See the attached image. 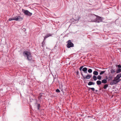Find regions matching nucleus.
<instances>
[{"instance_id":"12","label":"nucleus","mask_w":121,"mask_h":121,"mask_svg":"<svg viewBox=\"0 0 121 121\" xmlns=\"http://www.w3.org/2000/svg\"><path fill=\"white\" fill-rule=\"evenodd\" d=\"M110 72L111 73L114 74L116 70L115 69H112L110 70Z\"/></svg>"},{"instance_id":"8","label":"nucleus","mask_w":121,"mask_h":121,"mask_svg":"<svg viewBox=\"0 0 121 121\" xmlns=\"http://www.w3.org/2000/svg\"><path fill=\"white\" fill-rule=\"evenodd\" d=\"M95 22L99 23L101 21V17L97 15V18L95 20Z\"/></svg>"},{"instance_id":"17","label":"nucleus","mask_w":121,"mask_h":121,"mask_svg":"<svg viewBox=\"0 0 121 121\" xmlns=\"http://www.w3.org/2000/svg\"><path fill=\"white\" fill-rule=\"evenodd\" d=\"M116 77L117 78L120 79V78L121 77V73L117 74Z\"/></svg>"},{"instance_id":"18","label":"nucleus","mask_w":121,"mask_h":121,"mask_svg":"<svg viewBox=\"0 0 121 121\" xmlns=\"http://www.w3.org/2000/svg\"><path fill=\"white\" fill-rule=\"evenodd\" d=\"M52 36V35L51 34H50V33L47 34L46 36H45L47 37V38L48 37L51 36Z\"/></svg>"},{"instance_id":"3","label":"nucleus","mask_w":121,"mask_h":121,"mask_svg":"<svg viewBox=\"0 0 121 121\" xmlns=\"http://www.w3.org/2000/svg\"><path fill=\"white\" fill-rule=\"evenodd\" d=\"M121 80L120 79H119L116 77L112 81L110 82V83L111 85L115 84L119 82Z\"/></svg>"},{"instance_id":"27","label":"nucleus","mask_w":121,"mask_h":121,"mask_svg":"<svg viewBox=\"0 0 121 121\" xmlns=\"http://www.w3.org/2000/svg\"><path fill=\"white\" fill-rule=\"evenodd\" d=\"M89 88L91 89L92 91H94L95 90V88Z\"/></svg>"},{"instance_id":"13","label":"nucleus","mask_w":121,"mask_h":121,"mask_svg":"<svg viewBox=\"0 0 121 121\" xmlns=\"http://www.w3.org/2000/svg\"><path fill=\"white\" fill-rule=\"evenodd\" d=\"M101 82L100 80L97 81L96 82V83L98 85H100L101 84Z\"/></svg>"},{"instance_id":"26","label":"nucleus","mask_w":121,"mask_h":121,"mask_svg":"<svg viewBox=\"0 0 121 121\" xmlns=\"http://www.w3.org/2000/svg\"><path fill=\"white\" fill-rule=\"evenodd\" d=\"M83 66H81L80 67V68H79V69L80 71H82V69L83 67Z\"/></svg>"},{"instance_id":"29","label":"nucleus","mask_w":121,"mask_h":121,"mask_svg":"<svg viewBox=\"0 0 121 121\" xmlns=\"http://www.w3.org/2000/svg\"><path fill=\"white\" fill-rule=\"evenodd\" d=\"M117 67L118 68H121V65H117Z\"/></svg>"},{"instance_id":"31","label":"nucleus","mask_w":121,"mask_h":121,"mask_svg":"<svg viewBox=\"0 0 121 121\" xmlns=\"http://www.w3.org/2000/svg\"><path fill=\"white\" fill-rule=\"evenodd\" d=\"M47 38V37L45 36L44 37V41Z\"/></svg>"},{"instance_id":"4","label":"nucleus","mask_w":121,"mask_h":121,"mask_svg":"<svg viewBox=\"0 0 121 121\" xmlns=\"http://www.w3.org/2000/svg\"><path fill=\"white\" fill-rule=\"evenodd\" d=\"M89 17L90 18V22H94L95 21V20L97 18V15L94 14H90L89 15Z\"/></svg>"},{"instance_id":"11","label":"nucleus","mask_w":121,"mask_h":121,"mask_svg":"<svg viewBox=\"0 0 121 121\" xmlns=\"http://www.w3.org/2000/svg\"><path fill=\"white\" fill-rule=\"evenodd\" d=\"M95 84V83L93 82H89L88 83V85H94Z\"/></svg>"},{"instance_id":"9","label":"nucleus","mask_w":121,"mask_h":121,"mask_svg":"<svg viewBox=\"0 0 121 121\" xmlns=\"http://www.w3.org/2000/svg\"><path fill=\"white\" fill-rule=\"evenodd\" d=\"M87 69L86 67L82 69V71H83L84 73H87Z\"/></svg>"},{"instance_id":"30","label":"nucleus","mask_w":121,"mask_h":121,"mask_svg":"<svg viewBox=\"0 0 121 121\" xmlns=\"http://www.w3.org/2000/svg\"><path fill=\"white\" fill-rule=\"evenodd\" d=\"M78 17V20L76 19V20L77 21L79 20L80 19V17Z\"/></svg>"},{"instance_id":"1","label":"nucleus","mask_w":121,"mask_h":121,"mask_svg":"<svg viewBox=\"0 0 121 121\" xmlns=\"http://www.w3.org/2000/svg\"><path fill=\"white\" fill-rule=\"evenodd\" d=\"M24 56L25 57H27V59L29 60H31L32 59V56L31 55V53L27 51H25L23 53Z\"/></svg>"},{"instance_id":"6","label":"nucleus","mask_w":121,"mask_h":121,"mask_svg":"<svg viewBox=\"0 0 121 121\" xmlns=\"http://www.w3.org/2000/svg\"><path fill=\"white\" fill-rule=\"evenodd\" d=\"M67 46L68 48H69L71 47H73V44L71 42V40H69L68 41V43Z\"/></svg>"},{"instance_id":"5","label":"nucleus","mask_w":121,"mask_h":121,"mask_svg":"<svg viewBox=\"0 0 121 121\" xmlns=\"http://www.w3.org/2000/svg\"><path fill=\"white\" fill-rule=\"evenodd\" d=\"M22 11L25 14L28 16H31L32 15V13H31L30 12L27 10L22 9Z\"/></svg>"},{"instance_id":"14","label":"nucleus","mask_w":121,"mask_h":121,"mask_svg":"<svg viewBox=\"0 0 121 121\" xmlns=\"http://www.w3.org/2000/svg\"><path fill=\"white\" fill-rule=\"evenodd\" d=\"M93 74L94 75H97L98 74V73L97 71H95L93 72Z\"/></svg>"},{"instance_id":"19","label":"nucleus","mask_w":121,"mask_h":121,"mask_svg":"<svg viewBox=\"0 0 121 121\" xmlns=\"http://www.w3.org/2000/svg\"><path fill=\"white\" fill-rule=\"evenodd\" d=\"M108 85L107 84H105L104 85L103 88L104 89H106L108 87Z\"/></svg>"},{"instance_id":"28","label":"nucleus","mask_w":121,"mask_h":121,"mask_svg":"<svg viewBox=\"0 0 121 121\" xmlns=\"http://www.w3.org/2000/svg\"><path fill=\"white\" fill-rule=\"evenodd\" d=\"M56 91L57 92H59L60 91V90L58 89H56Z\"/></svg>"},{"instance_id":"33","label":"nucleus","mask_w":121,"mask_h":121,"mask_svg":"<svg viewBox=\"0 0 121 121\" xmlns=\"http://www.w3.org/2000/svg\"><path fill=\"white\" fill-rule=\"evenodd\" d=\"M95 91L96 92H97L98 91L97 90H95Z\"/></svg>"},{"instance_id":"21","label":"nucleus","mask_w":121,"mask_h":121,"mask_svg":"<svg viewBox=\"0 0 121 121\" xmlns=\"http://www.w3.org/2000/svg\"><path fill=\"white\" fill-rule=\"evenodd\" d=\"M105 72V71H102L101 72H100L99 73V74L100 75H101L102 74H103Z\"/></svg>"},{"instance_id":"23","label":"nucleus","mask_w":121,"mask_h":121,"mask_svg":"<svg viewBox=\"0 0 121 121\" xmlns=\"http://www.w3.org/2000/svg\"><path fill=\"white\" fill-rule=\"evenodd\" d=\"M40 107V104H38V106H37L38 109H39V108Z\"/></svg>"},{"instance_id":"32","label":"nucleus","mask_w":121,"mask_h":121,"mask_svg":"<svg viewBox=\"0 0 121 121\" xmlns=\"http://www.w3.org/2000/svg\"><path fill=\"white\" fill-rule=\"evenodd\" d=\"M23 30H25V31L26 30V29L25 28H23Z\"/></svg>"},{"instance_id":"10","label":"nucleus","mask_w":121,"mask_h":121,"mask_svg":"<svg viewBox=\"0 0 121 121\" xmlns=\"http://www.w3.org/2000/svg\"><path fill=\"white\" fill-rule=\"evenodd\" d=\"M121 72V69L120 68L117 69L116 73H118Z\"/></svg>"},{"instance_id":"16","label":"nucleus","mask_w":121,"mask_h":121,"mask_svg":"<svg viewBox=\"0 0 121 121\" xmlns=\"http://www.w3.org/2000/svg\"><path fill=\"white\" fill-rule=\"evenodd\" d=\"M93 78L95 81H96L97 79L96 76L95 75H94L93 77Z\"/></svg>"},{"instance_id":"20","label":"nucleus","mask_w":121,"mask_h":121,"mask_svg":"<svg viewBox=\"0 0 121 121\" xmlns=\"http://www.w3.org/2000/svg\"><path fill=\"white\" fill-rule=\"evenodd\" d=\"M97 79L99 80H100L101 78V76L100 75H98L97 77Z\"/></svg>"},{"instance_id":"24","label":"nucleus","mask_w":121,"mask_h":121,"mask_svg":"<svg viewBox=\"0 0 121 121\" xmlns=\"http://www.w3.org/2000/svg\"><path fill=\"white\" fill-rule=\"evenodd\" d=\"M112 77L111 76H109L108 77V80H111L112 79Z\"/></svg>"},{"instance_id":"7","label":"nucleus","mask_w":121,"mask_h":121,"mask_svg":"<svg viewBox=\"0 0 121 121\" xmlns=\"http://www.w3.org/2000/svg\"><path fill=\"white\" fill-rule=\"evenodd\" d=\"M82 72H81V75L83 76V77L84 79H89L91 78V77L92 76L91 75H87L86 76H83Z\"/></svg>"},{"instance_id":"15","label":"nucleus","mask_w":121,"mask_h":121,"mask_svg":"<svg viewBox=\"0 0 121 121\" xmlns=\"http://www.w3.org/2000/svg\"><path fill=\"white\" fill-rule=\"evenodd\" d=\"M101 82L103 83H106L107 82L106 80L103 79L102 81Z\"/></svg>"},{"instance_id":"22","label":"nucleus","mask_w":121,"mask_h":121,"mask_svg":"<svg viewBox=\"0 0 121 121\" xmlns=\"http://www.w3.org/2000/svg\"><path fill=\"white\" fill-rule=\"evenodd\" d=\"M92 72V70L91 69H89L88 70V72L89 73H91Z\"/></svg>"},{"instance_id":"2","label":"nucleus","mask_w":121,"mask_h":121,"mask_svg":"<svg viewBox=\"0 0 121 121\" xmlns=\"http://www.w3.org/2000/svg\"><path fill=\"white\" fill-rule=\"evenodd\" d=\"M22 17L19 16H16L15 17L10 18H9V21L12 20H15L16 21H20L22 20Z\"/></svg>"},{"instance_id":"25","label":"nucleus","mask_w":121,"mask_h":121,"mask_svg":"<svg viewBox=\"0 0 121 121\" xmlns=\"http://www.w3.org/2000/svg\"><path fill=\"white\" fill-rule=\"evenodd\" d=\"M45 43V42H44V41L43 40L42 43V47H43V45H44V44Z\"/></svg>"}]
</instances>
